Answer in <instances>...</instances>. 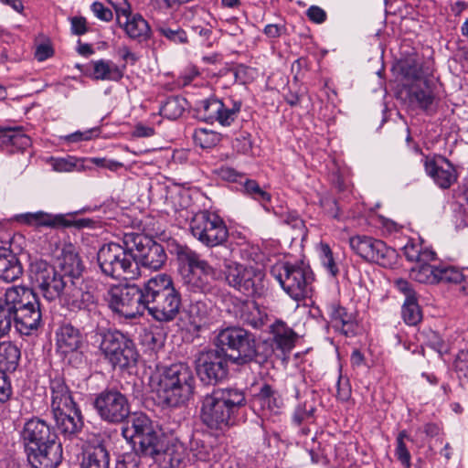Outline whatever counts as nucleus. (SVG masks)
<instances>
[{
    "mask_svg": "<svg viewBox=\"0 0 468 468\" xmlns=\"http://www.w3.org/2000/svg\"><path fill=\"white\" fill-rule=\"evenodd\" d=\"M15 218L18 223L35 228L47 227L58 229L77 225L65 215H53L45 211L23 213L16 215Z\"/></svg>",
    "mask_w": 468,
    "mask_h": 468,
    "instance_id": "obj_24",
    "label": "nucleus"
},
{
    "mask_svg": "<svg viewBox=\"0 0 468 468\" xmlns=\"http://www.w3.org/2000/svg\"><path fill=\"white\" fill-rule=\"evenodd\" d=\"M218 176L226 181L242 183L245 175L237 172L235 169L229 166H222L218 171Z\"/></svg>",
    "mask_w": 468,
    "mask_h": 468,
    "instance_id": "obj_58",
    "label": "nucleus"
},
{
    "mask_svg": "<svg viewBox=\"0 0 468 468\" xmlns=\"http://www.w3.org/2000/svg\"><path fill=\"white\" fill-rule=\"evenodd\" d=\"M191 234L203 245L213 248L223 245L229 239L224 220L215 213L204 210L196 213L190 220Z\"/></svg>",
    "mask_w": 468,
    "mask_h": 468,
    "instance_id": "obj_13",
    "label": "nucleus"
},
{
    "mask_svg": "<svg viewBox=\"0 0 468 468\" xmlns=\"http://www.w3.org/2000/svg\"><path fill=\"white\" fill-rule=\"evenodd\" d=\"M111 309L127 318L134 319L143 316L146 310V294L144 283L142 286L137 284L113 285L108 291Z\"/></svg>",
    "mask_w": 468,
    "mask_h": 468,
    "instance_id": "obj_9",
    "label": "nucleus"
},
{
    "mask_svg": "<svg viewBox=\"0 0 468 468\" xmlns=\"http://www.w3.org/2000/svg\"><path fill=\"white\" fill-rule=\"evenodd\" d=\"M321 205L328 215L336 218L339 217V207L335 198L325 197L321 199Z\"/></svg>",
    "mask_w": 468,
    "mask_h": 468,
    "instance_id": "obj_64",
    "label": "nucleus"
},
{
    "mask_svg": "<svg viewBox=\"0 0 468 468\" xmlns=\"http://www.w3.org/2000/svg\"><path fill=\"white\" fill-rule=\"evenodd\" d=\"M101 350L113 367L121 369L134 367L139 356L133 341L118 330L104 334Z\"/></svg>",
    "mask_w": 468,
    "mask_h": 468,
    "instance_id": "obj_12",
    "label": "nucleus"
},
{
    "mask_svg": "<svg viewBox=\"0 0 468 468\" xmlns=\"http://www.w3.org/2000/svg\"><path fill=\"white\" fill-rule=\"evenodd\" d=\"M71 31L74 35L81 36L88 31L86 19L82 16L70 18Z\"/></svg>",
    "mask_w": 468,
    "mask_h": 468,
    "instance_id": "obj_63",
    "label": "nucleus"
},
{
    "mask_svg": "<svg viewBox=\"0 0 468 468\" xmlns=\"http://www.w3.org/2000/svg\"><path fill=\"white\" fill-rule=\"evenodd\" d=\"M141 458L143 457L137 452L134 445V452L122 454V459L117 462L116 468H138Z\"/></svg>",
    "mask_w": 468,
    "mask_h": 468,
    "instance_id": "obj_55",
    "label": "nucleus"
},
{
    "mask_svg": "<svg viewBox=\"0 0 468 468\" xmlns=\"http://www.w3.org/2000/svg\"><path fill=\"white\" fill-rule=\"evenodd\" d=\"M109 465L110 454L103 445L90 446L83 452L81 468H109Z\"/></svg>",
    "mask_w": 468,
    "mask_h": 468,
    "instance_id": "obj_34",
    "label": "nucleus"
},
{
    "mask_svg": "<svg viewBox=\"0 0 468 468\" xmlns=\"http://www.w3.org/2000/svg\"><path fill=\"white\" fill-rule=\"evenodd\" d=\"M60 301L69 311L85 312L89 318L97 314V300L93 292L77 286L75 281H70Z\"/></svg>",
    "mask_w": 468,
    "mask_h": 468,
    "instance_id": "obj_20",
    "label": "nucleus"
},
{
    "mask_svg": "<svg viewBox=\"0 0 468 468\" xmlns=\"http://www.w3.org/2000/svg\"><path fill=\"white\" fill-rule=\"evenodd\" d=\"M92 76L97 80L119 81L123 77L122 70L112 61L100 59L92 62Z\"/></svg>",
    "mask_w": 468,
    "mask_h": 468,
    "instance_id": "obj_37",
    "label": "nucleus"
},
{
    "mask_svg": "<svg viewBox=\"0 0 468 468\" xmlns=\"http://www.w3.org/2000/svg\"><path fill=\"white\" fill-rule=\"evenodd\" d=\"M58 349L62 354L79 356L78 350L83 346L84 336L80 331L70 324H63L56 333Z\"/></svg>",
    "mask_w": 468,
    "mask_h": 468,
    "instance_id": "obj_26",
    "label": "nucleus"
},
{
    "mask_svg": "<svg viewBox=\"0 0 468 468\" xmlns=\"http://www.w3.org/2000/svg\"><path fill=\"white\" fill-rule=\"evenodd\" d=\"M13 394L11 381L8 376L0 371V404L7 402Z\"/></svg>",
    "mask_w": 468,
    "mask_h": 468,
    "instance_id": "obj_56",
    "label": "nucleus"
},
{
    "mask_svg": "<svg viewBox=\"0 0 468 468\" xmlns=\"http://www.w3.org/2000/svg\"><path fill=\"white\" fill-rule=\"evenodd\" d=\"M127 37L139 43L147 40L151 36V28L148 22L139 14L133 15L131 11L117 20Z\"/></svg>",
    "mask_w": 468,
    "mask_h": 468,
    "instance_id": "obj_27",
    "label": "nucleus"
},
{
    "mask_svg": "<svg viewBox=\"0 0 468 468\" xmlns=\"http://www.w3.org/2000/svg\"><path fill=\"white\" fill-rule=\"evenodd\" d=\"M454 369L460 378L468 379V350H461L454 360Z\"/></svg>",
    "mask_w": 468,
    "mask_h": 468,
    "instance_id": "obj_54",
    "label": "nucleus"
},
{
    "mask_svg": "<svg viewBox=\"0 0 468 468\" xmlns=\"http://www.w3.org/2000/svg\"><path fill=\"white\" fill-rule=\"evenodd\" d=\"M271 273L293 300L300 301L310 295L313 273L309 267L303 263L277 264L272 267Z\"/></svg>",
    "mask_w": 468,
    "mask_h": 468,
    "instance_id": "obj_11",
    "label": "nucleus"
},
{
    "mask_svg": "<svg viewBox=\"0 0 468 468\" xmlns=\"http://www.w3.org/2000/svg\"><path fill=\"white\" fill-rule=\"evenodd\" d=\"M408 99L411 105L422 110H428L432 105L435 95L430 80L412 83L408 89Z\"/></svg>",
    "mask_w": 468,
    "mask_h": 468,
    "instance_id": "obj_31",
    "label": "nucleus"
},
{
    "mask_svg": "<svg viewBox=\"0 0 468 468\" xmlns=\"http://www.w3.org/2000/svg\"><path fill=\"white\" fill-rule=\"evenodd\" d=\"M395 286L406 296V300L416 299L415 291L408 281L404 279H398L395 281Z\"/></svg>",
    "mask_w": 468,
    "mask_h": 468,
    "instance_id": "obj_61",
    "label": "nucleus"
},
{
    "mask_svg": "<svg viewBox=\"0 0 468 468\" xmlns=\"http://www.w3.org/2000/svg\"><path fill=\"white\" fill-rule=\"evenodd\" d=\"M246 405L242 390L236 388L214 389L202 400L200 418L214 430H223L235 423L239 410Z\"/></svg>",
    "mask_w": 468,
    "mask_h": 468,
    "instance_id": "obj_3",
    "label": "nucleus"
},
{
    "mask_svg": "<svg viewBox=\"0 0 468 468\" xmlns=\"http://www.w3.org/2000/svg\"><path fill=\"white\" fill-rule=\"evenodd\" d=\"M214 344L229 360L237 366L268 362L273 350L267 343H257L255 335L240 326H228L218 330Z\"/></svg>",
    "mask_w": 468,
    "mask_h": 468,
    "instance_id": "obj_2",
    "label": "nucleus"
},
{
    "mask_svg": "<svg viewBox=\"0 0 468 468\" xmlns=\"http://www.w3.org/2000/svg\"><path fill=\"white\" fill-rule=\"evenodd\" d=\"M402 72L405 78L411 80L413 83L429 80L427 76L430 73V69L428 67H424L416 59H408L402 67Z\"/></svg>",
    "mask_w": 468,
    "mask_h": 468,
    "instance_id": "obj_43",
    "label": "nucleus"
},
{
    "mask_svg": "<svg viewBox=\"0 0 468 468\" xmlns=\"http://www.w3.org/2000/svg\"><path fill=\"white\" fill-rule=\"evenodd\" d=\"M13 322L15 323L13 311L4 299L0 298V337H4L9 333Z\"/></svg>",
    "mask_w": 468,
    "mask_h": 468,
    "instance_id": "obj_49",
    "label": "nucleus"
},
{
    "mask_svg": "<svg viewBox=\"0 0 468 468\" xmlns=\"http://www.w3.org/2000/svg\"><path fill=\"white\" fill-rule=\"evenodd\" d=\"M254 400L258 402L262 409L271 411L280 409L282 399L276 389L270 384L263 383L257 393L254 394Z\"/></svg>",
    "mask_w": 468,
    "mask_h": 468,
    "instance_id": "obj_39",
    "label": "nucleus"
},
{
    "mask_svg": "<svg viewBox=\"0 0 468 468\" xmlns=\"http://www.w3.org/2000/svg\"><path fill=\"white\" fill-rule=\"evenodd\" d=\"M61 274L70 281L78 280L85 269L76 247L71 243H64L58 257Z\"/></svg>",
    "mask_w": 468,
    "mask_h": 468,
    "instance_id": "obj_25",
    "label": "nucleus"
},
{
    "mask_svg": "<svg viewBox=\"0 0 468 468\" xmlns=\"http://www.w3.org/2000/svg\"><path fill=\"white\" fill-rule=\"evenodd\" d=\"M19 348L11 342L0 344V371L14 372L18 367L20 359Z\"/></svg>",
    "mask_w": 468,
    "mask_h": 468,
    "instance_id": "obj_35",
    "label": "nucleus"
},
{
    "mask_svg": "<svg viewBox=\"0 0 468 468\" xmlns=\"http://www.w3.org/2000/svg\"><path fill=\"white\" fill-rule=\"evenodd\" d=\"M349 245L352 250L363 260L382 266L390 265L396 255L395 250L388 247L384 241L368 236L351 237Z\"/></svg>",
    "mask_w": 468,
    "mask_h": 468,
    "instance_id": "obj_17",
    "label": "nucleus"
},
{
    "mask_svg": "<svg viewBox=\"0 0 468 468\" xmlns=\"http://www.w3.org/2000/svg\"><path fill=\"white\" fill-rule=\"evenodd\" d=\"M133 234L125 233L122 245L110 242L97 252V262L102 274L114 280H135L141 276L138 262L134 260L133 246L128 244Z\"/></svg>",
    "mask_w": 468,
    "mask_h": 468,
    "instance_id": "obj_7",
    "label": "nucleus"
},
{
    "mask_svg": "<svg viewBox=\"0 0 468 468\" xmlns=\"http://www.w3.org/2000/svg\"><path fill=\"white\" fill-rule=\"evenodd\" d=\"M234 312L237 318L253 328H261L265 323L266 314L254 301H237Z\"/></svg>",
    "mask_w": 468,
    "mask_h": 468,
    "instance_id": "obj_30",
    "label": "nucleus"
},
{
    "mask_svg": "<svg viewBox=\"0 0 468 468\" xmlns=\"http://www.w3.org/2000/svg\"><path fill=\"white\" fill-rule=\"evenodd\" d=\"M29 277L32 284L48 302L61 299L69 285V280L44 260L30 263Z\"/></svg>",
    "mask_w": 468,
    "mask_h": 468,
    "instance_id": "obj_10",
    "label": "nucleus"
},
{
    "mask_svg": "<svg viewBox=\"0 0 468 468\" xmlns=\"http://www.w3.org/2000/svg\"><path fill=\"white\" fill-rule=\"evenodd\" d=\"M23 273L22 265L10 250L0 248V279L11 282Z\"/></svg>",
    "mask_w": 468,
    "mask_h": 468,
    "instance_id": "obj_32",
    "label": "nucleus"
},
{
    "mask_svg": "<svg viewBox=\"0 0 468 468\" xmlns=\"http://www.w3.org/2000/svg\"><path fill=\"white\" fill-rule=\"evenodd\" d=\"M20 435L25 451L58 439V435L52 427L38 417L27 420L24 423Z\"/></svg>",
    "mask_w": 468,
    "mask_h": 468,
    "instance_id": "obj_22",
    "label": "nucleus"
},
{
    "mask_svg": "<svg viewBox=\"0 0 468 468\" xmlns=\"http://www.w3.org/2000/svg\"><path fill=\"white\" fill-rule=\"evenodd\" d=\"M438 282H460L463 279L462 273L452 266L439 265L436 268Z\"/></svg>",
    "mask_w": 468,
    "mask_h": 468,
    "instance_id": "obj_50",
    "label": "nucleus"
},
{
    "mask_svg": "<svg viewBox=\"0 0 468 468\" xmlns=\"http://www.w3.org/2000/svg\"><path fill=\"white\" fill-rule=\"evenodd\" d=\"M401 314L404 322L409 325H416L422 319V313L418 304L417 298L413 300H405Z\"/></svg>",
    "mask_w": 468,
    "mask_h": 468,
    "instance_id": "obj_47",
    "label": "nucleus"
},
{
    "mask_svg": "<svg viewBox=\"0 0 468 468\" xmlns=\"http://www.w3.org/2000/svg\"><path fill=\"white\" fill-rule=\"evenodd\" d=\"M314 408L310 405L307 407V403L304 402L303 405H299L293 413V421L300 425L303 421L309 420L313 417Z\"/></svg>",
    "mask_w": 468,
    "mask_h": 468,
    "instance_id": "obj_57",
    "label": "nucleus"
},
{
    "mask_svg": "<svg viewBox=\"0 0 468 468\" xmlns=\"http://www.w3.org/2000/svg\"><path fill=\"white\" fill-rule=\"evenodd\" d=\"M229 358L218 348L204 349L195 356L197 373L200 379L208 384L218 383L227 378Z\"/></svg>",
    "mask_w": 468,
    "mask_h": 468,
    "instance_id": "obj_15",
    "label": "nucleus"
},
{
    "mask_svg": "<svg viewBox=\"0 0 468 468\" xmlns=\"http://www.w3.org/2000/svg\"><path fill=\"white\" fill-rule=\"evenodd\" d=\"M321 261L324 267L329 271V273L333 276H336L339 270L335 262L333 252L326 243H321Z\"/></svg>",
    "mask_w": 468,
    "mask_h": 468,
    "instance_id": "obj_52",
    "label": "nucleus"
},
{
    "mask_svg": "<svg viewBox=\"0 0 468 468\" xmlns=\"http://www.w3.org/2000/svg\"><path fill=\"white\" fill-rule=\"evenodd\" d=\"M424 166L426 173L442 189L450 188L457 180V172L454 165L443 156L435 160L426 157Z\"/></svg>",
    "mask_w": 468,
    "mask_h": 468,
    "instance_id": "obj_23",
    "label": "nucleus"
},
{
    "mask_svg": "<svg viewBox=\"0 0 468 468\" xmlns=\"http://www.w3.org/2000/svg\"><path fill=\"white\" fill-rule=\"evenodd\" d=\"M306 16L314 23L322 24L326 20V13L317 5H312L306 10Z\"/></svg>",
    "mask_w": 468,
    "mask_h": 468,
    "instance_id": "obj_60",
    "label": "nucleus"
},
{
    "mask_svg": "<svg viewBox=\"0 0 468 468\" xmlns=\"http://www.w3.org/2000/svg\"><path fill=\"white\" fill-rule=\"evenodd\" d=\"M49 388L55 426L65 438H77L84 426L83 416L65 379L56 376L50 379Z\"/></svg>",
    "mask_w": 468,
    "mask_h": 468,
    "instance_id": "obj_4",
    "label": "nucleus"
},
{
    "mask_svg": "<svg viewBox=\"0 0 468 468\" xmlns=\"http://www.w3.org/2000/svg\"><path fill=\"white\" fill-rule=\"evenodd\" d=\"M4 301L11 308L14 315L23 308H29L38 303V297L32 289L12 286L5 291Z\"/></svg>",
    "mask_w": 468,
    "mask_h": 468,
    "instance_id": "obj_28",
    "label": "nucleus"
},
{
    "mask_svg": "<svg viewBox=\"0 0 468 468\" xmlns=\"http://www.w3.org/2000/svg\"><path fill=\"white\" fill-rule=\"evenodd\" d=\"M274 342L282 350H291L294 346L296 334L284 322L276 321L271 325Z\"/></svg>",
    "mask_w": 468,
    "mask_h": 468,
    "instance_id": "obj_38",
    "label": "nucleus"
},
{
    "mask_svg": "<svg viewBox=\"0 0 468 468\" xmlns=\"http://www.w3.org/2000/svg\"><path fill=\"white\" fill-rule=\"evenodd\" d=\"M187 105L185 98L171 96L166 99L160 108V113L169 120H176L182 116Z\"/></svg>",
    "mask_w": 468,
    "mask_h": 468,
    "instance_id": "obj_41",
    "label": "nucleus"
},
{
    "mask_svg": "<svg viewBox=\"0 0 468 468\" xmlns=\"http://www.w3.org/2000/svg\"><path fill=\"white\" fill-rule=\"evenodd\" d=\"M188 314L190 323L197 330H200L207 325L208 308L204 302L197 301L192 303L189 306Z\"/></svg>",
    "mask_w": 468,
    "mask_h": 468,
    "instance_id": "obj_45",
    "label": "nucleus"
},
{
    "mask_svg": "<svg viewBox=\"0 0 468 468\" xmlns=\"http://www.w3.org/2000/svg\"><path fill=\"white\" fill-rule=\"evenodd\" d=\"M90 9L94 16L102 21L109 22L112 19L113 14L111 9L106 7L101 2H94Z\"/></svg>",
    "mask_w": 468,
    "mask_h": 468,
    "instance_id": "obj_59",
    "label": "nucleus"
},
{
    "mask_svg": "<svg viewBox=\"0 0 468 468\" xmlns=\"http://www.w3.org/2000/svg\"><path fill=\"white\" fill-rule=\"evenodd\" d=\"M240 185L247 195L260 202L266 209H268L267 204L270 203L271 198L270 193L263 190L256 181L248 179L246 176Z\"/></svg>",
    "mask_w": 468,
    "mask_h": 468,
    "instance_id": "obj_44",
    "label": "nucleus"
},
{
    "mask_svg": "<svg viewBox=\"0 0 468 468\" xmlns=\"http://www.w3.org/2000/svg\"><path fill=\"white\" fill-rule=\"evenodd\" d=\"M403 254L409 261L420 263L422 261H432L436 253L428 248H423L420 243L409 241L402 249Z\"/></svg>",
    "mask_w": 468,
    "mask_h": 468,
    "instance_id": "obj_40",
    "label": "nucleus"
},
{
    "mask_svg": "<svg viewBox=\"0 0 468 468\" xmlns=\"http://www.w3.org/2000/svg\"><path fill=\"white\" fill-rule=\"evenodd\" d=\"M92 405L101 420L109 424L122 423L131 413L127 396L114 387L96 394Z\"/></svg>",
    "mask_w": 468,
    "mask_h": 468,
    "instance_id": "obj_14",
    "label": "nucleus"
},
{
    "mask_svg": "<svg viewBox=\"0 0 468 468\" xmlns=\"http://www.w3.org/2000/svg\"><path fill=\"white\" fill-rule=\"evenodd\" d=\"M28 463L34 468H56L62 461V445L57 440L38 444L25 451Z\"/></svg>",
    "mask_w": 468,
    "mask_h": 468,
    "instance_id": "obj_21",
    "label": "nucleus"
},
{
    "mask_svg": "<svg viewBox=\"0 0 468 468\" xmlns=\"http://www.w3.org/2000/svg\"><path fill=\"white\" fill-rule=\"evenodd\" d=\"M178 259L187 265V273L184 275V284L193 292L207 293L213 289L217 271L195 250L185 247L178 250Z\"/></svg>",
    "mask_w": 468,
    "mask_h": 468,
    "instance_id": "obj_8",
    "label": "nucleus"
},
{
    "mask_svg": "<svg viewBox=\"0 0 468 468\" xmlns=\"http://www.w3.org/2000/svg\"><path fill=\"white\" fill-rule=\"evenodd\" d=\"M409 438L406 431H401L397 437V447L395 454L398 460L406 467H410V453L408 451L404 439Z\"/></svg>",
    "mask_w": 468,
    "mask_h": 468,
    "instance_id": "obj_51",
    "label": "nucleus"
},
{
    "mask_svg": "<svg viewBox=\"0 0 468 468\" xmlns=\"http://www.w3.org/2000/svg\"><path fill=\"white\" fill-rule=\"evenodd\" d=\"M132 431L136 451L144 459L158 463L163 468H176L186 456V448L180 441L169 439L145 414H134L131 426L122 433Z\"/></svg>",
    "mask_w": 468,
    "mask_h": 468,
    "instance_id": "obj_1",
    "label": "nucleus"
},
{
    "mask_svg": "<svg viewBox=\"0 0 468 468\" xmlns=\"http://www.w3.org/2000/svg\"><path fill=\"white\" fill-rule=\"evenodd\" d=\"M329 315L333 327L343 335L349 336L355 334V323L352 314L346 312V308L336 303L328 306Z\"/></svg>",
    "mask_w": 468,
    "mask_h": 468,
    "instance_id": "obj_33",
    "label": "nucleus"
},
{
    "mask_svg": "<svg viewBox=\"0 0 468 468\" xmlns=\"http://www.w3.org/2000/svg\"><path fill=\"white\" fill-rule=\"evenodd\" d=\"M133 239H129L128 244L133 246L134 260L138 262V267H144L151 271H158L166 261V253L163 246L151 238L133 233Z\"/></svg>",
    "mask_w": 468,
    "mask_h": 468,
    "instance_id": "obj_16",
    "label": "nucleus"
},
{
    "mask_svg": "<svg viewBox=\"0 0 468 468\" xmlns=\"http://www.w3.org/2000/svg\"><path fill=\"white\" fill-rule=\"evenodd\" d=\"M157 30L162 36L175 43H186L187 41L186 33L180 27L171 28L166 26H161Z\"/></svg>",
    "mask_w": 468,
    "mask_h": 468,
    "instance_id": "obj_53",
    "label": "nucleus"
},
{
    "mask_svg": "<svg viewBox=\"0 0 468 468\" xmlns=\"http://www.w3.org/2000/svg\"><path fill=\"white\" fill-rule=\"evenodd\" d=\"M241 109V101L230 103L217 98H208L200 101L197 105L198 117L207 122H218L222 126H229L237 118Z\"/></svg>",
    "mask_w": 468,
    "mask_h": 468,
    "instance_id": "obj_18",
    "label": "nucleus"
},
{
    "mask_svg": "<svg viewBox=\"0 0 468 468\" xmlns=\"http://www.w3.org/2000/svg\"><path fill=\"white\" fill-rule=\"evenodd\" d=\"M108 2L113 6L117 20L123 18V16L131 11V6L127 0H108Z\"/></svg>",
    "mask_w": 468,
    "mask_h": 468,
    "instance_id": "obj_62",
    "label": "nucleus"
},
{
    "mask_svg": "<svg viewBox=\"0 0 468 468\" xmlns=\"http://www.w3.org/2000/svg\"><path fill=\"white\" fill-rule=\"evenodd\" d=\"M14 316L16 330L21 335H31L34 331L38 329L42 323L40 303L38 302L29 308L19 310Z\"/></svg>",
    "mask_w": 468,
    "mask_h": 468,
    "instance_id": "obj_29",
    "label": "nucleus"
},
{
    "mask_svg": "<svg viewBox=\"0 0 468 468\" xmlns=\"http://www.w3.org/2000/svg\"><path fill=\"white\" fill-rule=\"evenodd\" d=\"M224 273L229 286L248 295L257 292L258 285L263 278L260 270L232 261L225 263Z\"/></svg>",
    "mask_w": 468,
    "mask_h": 468,
    "instance_id": "obj_19",
    "label": "nucleus"
},
{
    "mask_svg": "<svg viewBox=\"0 0 468 468\" xmlns=\"http://www.w3.org/2000/svg\"><path fill=\"white\" fill-rule=\"evenodd\" d=\"M193 139L197 145L204 149L215 146L219 140L218 133L204 128L196 129Z\"/></svg>",
    "mask_w": 468,
    "mask_h": 468,
    "instance_id": "obj_48",
    "label": "nucleus"
},
{
    "mask_svg": "<svg viewBox=\"0 0 468 468\" xmlns=\"http://www.w3.org/2000/svg\"><path fill=\"white\" fill-rule=\"evenodd\" d=\"M146 310L158 322L176 319L182 305L181 294L176 289L171 276L162 273L144 282Z\"/></svg>",
    "mask_w": 468,
    "mask_h": 468,
    "instance_id": "obj_6",
    "label": "nucleus"
},
{
    "mask_svg": "<svg viewBox=\"0 0 468 468\" xmlns=\"http://www.w3.org/2000/svg\"><path fill=\"white\" fill-rule=\"evenodd\" d=\"M2 144L24 150L31 145V139L23 133L22 127H8L0 130V145Z\"/></svg>",
    "mask_w": 468,
    "mask_h": 468,
    "instance_id": "obj_36",
    "label": "nucleus"
},
{
    "mask_svg": "<svg viewBox=\"0 0 468 468\" xmlns=\"http://www.w3.org/2000/svg\"><path fill=\"white\" fill-rule=\"evenodd\" d=\"M437 266L431 265L430 261L416 263L410 269V277L420 283H437Z\"/></svg>",
    "mask_w": 468,
    "mask_h": 468,
    "instance_id": "obj_42",
    "label": "nucleus"
},
{
    "mask_svg": "<svg viewBox=\"0 0 468 468\" xmlns=\"http://www.w3.org/2000/svg\"><path fill=\"white\" fill-rule=\"evenodd\" d=\"M83 162L84 160L69 155L67 157H52L50 159V164L57 172L81 171L84 169Z\"/></svg>",
    "mask_w": 468,
    "mask_h": 468,
    "instance_id": "obj_46",
    "label": "nucleus"
},
{
    "mask_svg": "<svg viewBox=\"0 0 468 468\" xmlns=\"http://www.w3.org/2000/svg\"><path fill=\"white\" fill-rule=\"evenodd\" d=\"M151 379L158 399L167 407L185 404L193 395L195 378L185 363L173 364Z\"/></svg>",
    "mask_w": 468,
    "mask_h": 468,
    "instance_id": "obj_5",
    "label": "nucleus"
}]
</instances>
